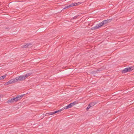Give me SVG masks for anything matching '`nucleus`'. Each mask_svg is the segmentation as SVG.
<instances>
[{"label": "nucleus", "mask_w": 134, "mask_h": 134, "mask_svg": "<svg viewBox=\"0 0 134 134\" xmlns=\"http://www.w3.org/2000/svg\"><path fill=\"white\" fill-rule=\"evenodd\" d=\"M98 103L96 101H95L94 102H92L90 104L91 105V107H92L93 106H94L95 104H96L97 103Z\"/></svg>", "instance_id": "obj_7"}, {"label": "nucleus", "mask_w": 134, "mask_h": 134, "mask_svg": "<svg viewBox=\"0 0 134 134\" xmlns=\"http://www.w3.org/2000/svg\"><path fill=\"white\" fill-rule=\"evenodd\" d=\"M112 19H111L106 20V21H107V23H108L111 22L112 21Z\"/></svg>", "instance_id": "obj_18"}, {"label": "nucleus", "mask_w": 134, "mask_h": 134, "mask_svg": "<svg viewBox=\"0 0 134 134\" xmlns=\"http://www.w3.org/2000/svg\"><path fill=\"white\" fill-rule=\"evenodd\" d=\"M32 45H29V47L30 48V47H32Z\"/></svg>", "instance_id": "obj_29"}, {"label": "nucleus", "mask_w": 134, "mask_h": 134, "mask_svg": "<svg viewBox=\"0 0 134 134\" xmlns=\"http://www.w3.org/2000/svg\"><path fill=\"white\" fill-rule=\"evenodd\" d=\"M53 114V112H51L49 113V115H51Z\"/></svg>", "instance_id": "obj_26"}, {"label": "nucleus", "mask_w": 134, "mask_h": 134, "mask_svg": "<svg viewBox=\"0 0 134 134\" xmlns=\"http://www.w3.org/2000/svg\"><path fill=\"white\" fill-rule=\"evenodd\" d=\"M105 68L104 67V66H103L102 67L98 69L100 71H103Z\"/></svg>", "instance_id": "obj_13"}, {"label": "nucleus", "mask_w": 134, "mask_h": 134, "mask_svg": "<svg viewBox=\"0 0 134 134\" xmlns=\"http://www.w3.org/2000/svg\"><path fill=\"white\" fill-rule=\"evenodd\" d=\"M91 107V105L90 104H88V105L87 108V110H88L89 109H90Z\"/></svg>", "instance_id": "obj_20"}, {"label": "nucleus", "mask_w": 134, "mask_h": 134, "mask_svg": "<svg viewBox=\"0 0 134 134\" xmlns=\"http://www.w3.org/2000/svg\"><path fill=\"white\" fill-rule=\"evenodd\" d=\"M70 7H71L70 6V5H69L68 6L65 7L64 8H63V9H61V12L63 10L65 9H66V8L68 9V8H69Z\"/></svg>", "instance_id": "obj_15"}, {"label": "nucleus", "mask_w": 134, "mask_h": 134, "mask_svg": "<svg viewBox=\"0 0 134 134\" xmlns=\"http://www.w3.org/2000/svg\"><path fill=\"white\" fill-rule=\"evenodd\" d=\"M53 114H55V113H58V112H59V110H58L56 111H53Z\"/></svg>", "instance_id": "obj_23"}, {"label": "nucleus", "mask_w": 134, "mask_h": 134, "mask_svg": "<svg viewBox=\"0 0 134 134\" xmlns=\"http://www.w3.org/2000/svg\"><path fill=\"white\" fill-rule=\"evenodd\" d=\"M32 74L31 73H27L26 74L24 75V76L25 79L26 78H27L28 77L31 75Z\"/></svg>", "instance_id": "obj_8"}, {"label": "nucleus", "mask_w": 134, "mask_h": 134, "mask_svg": "<svg viewBox=\"0 0 134 134\" xmlns=\"http://www.w3.org/2000/svg\"><path fill=\"white\" fill-rule=\"evenodd\" d=\"M15 97L16 98V100L17 101H18V100H20V99H21V98H20V97H19V95Z\"/></svg>", "instance_id": "obj_16"}, {"label": "nucleus", "mask_w": 134, "mask_h": 134, "mask_svg": "<svg viewBox=\"0 0 134 134\" xmlns=\"http://www.w3.org/2000/svg\"><path fill=\"white\" fill-rule=\"evenodd\" d=\"M75 4H76V3H72L70 5L71 7L74 6H76Z\"/></svg>", "instance_id": "obj_17"}, {"label": "nucleus", "mask_w": 134, "mask_h": 134, "mask_svg": "<svg viewBox=\"0 0 134 134\" xmlns=\"http://www.w3.org/2000/svg\"><path fill=\"white\" fill-rule=\"evenodd\" d=\"M65 109L64 108L62 109H59V112L61 111H62L63 110Z\"/></svg>", "instance_id": "obj_27"}, {"label": "nucleus", "mask_w": 134, "mask_h": 134, "mask_svg": "<svg viewBox=\"0 0 134 134\" xmlns=\"http://www.w3.org/2000/svg\"><path fill=\"white\" fill-rule=\"evenodd\" d=\"M129 72L131 71L134 70V66L128 67Z\"/></svg>", "instance_id": "obj_9"}, {"label": "nucleus", "mask_w": 134, "mask_h": 134, "mask_svg": "<svg viewBox=\"0 0 134 134\" xmlns=\"http://www.w3.org/2000/svg\"><path fill=\"white\" fill-rule=\"evenodd\" d=\"M16 82V81L15 79V78L14 79H12L11 80H10L9 81H8V82H6L5 83V85H8L11 84L13 83H14Z\"/></svg>", "instance_id": "obj_2"}, {"label": "nucleus", "mask_w": 134, "mask_h": 134, "mask_svg": "<svg viewBox=\"0 0 134 134\" xmlns=\"http://www.w3.org/2000/svg\"><path fill=\"white\" fill-rule=\"evenodd\" d=\"M16 82L24 80L25 79L24 75H21L15 78Z\"/></svg>", "instance_id": "obj_1"}, {"label": "nucleus", "mask_w": 134, "mask_h": 134, "mask_svg": "<svg viewBox=\"0 0 134 134\" xmlns=\"http://www.w3.org/2000/svg\"><path fill=\"white\" fill-rule=\"evenodd\" d=\"M71 104H72V106L74 105H76L78 103V101H75V102H74L73 103H71Z\"/></svg>", "instance_id": "obj_12"}, {"label": "nucleus", "mask_w": 134, "mask_h": 134, "mask_svg": "<svg viewBox=\"0 0 134 134\" xmlns=\"http://www.w3.org/2000/svg\"><path fill=\"white\" fill-rule=\"evenodd\" d=\"M103 23H102V22H101V23H100L99 24H97V25L98 27L99 28L100 27L103 25Z\"/></svg>", "instance_id": "obj_11"}, {"label": "nucleus", "mask_w": 134, "mask_h": 134, "mask_svg": "<svg viewBox=\"0 0 134 134\" xmlns=\"http://www.w3.org/2000/svg\"><path fill=\"white\" fill-rule=\"evenodd\" d=\"M99 28L97 26V24L96 26L94 27H93L91 28V30H96L98 29Z\"/></svg>", "instance_id": "obj_10"}, {"label": "nucleus", "mask_w": 134, "mask_h": 134, "mask_svg": "<svg viewBox=\"0 0 134 134\" xmlns=\"http://www.w3.org/2000/svg\"><path fill=\"white\" fill-rule=\"evenodd\" d=\"M32 45V44L31 43H27L26 44L23 45L22 46V48H29V45Z\"/></svg>", "instance_id": "obj_4"}, {"label": "nucleus", "mask_w": 134, "mask_h": 134, "mask_svg": "<svg viewBox=\"0 0 134 134\" xmlns=\"http://www.w3.org/2000/svg\"><path fill=\"white\" fill-rule=\"evenodd\" d=\"M59 5H60H60H59V4H61V3H60V2H59Z\"/></svg>", "instance_id": "obj_32"}, {"label": "nucleus", "mask_w": 134, "mask_h": 134, "mask_svg": "<svg viewBox=\"0 0 134 134\" xmlns=\"http://www.w3.org/2000/svg\"><path fill=\"white\" fill-rule=\"evenodd\" d=\"M79 15H78L77 16H74V17H73L72 18V19H76L77 18L78 16H79Z\"/></svg>", "instance_id": "obj_24"}, {"label": "nucleus", "mask_w": 134, "mask_h": 134, "mask_svg": "<svg viewBox=\"0 0 134 134\" xmlns=\"http://www.w3.org/2000/svg\"><path fill=\"white\" fill-rule=\"evenodd\" d=\"M128 72L129 71L128 70V68L127 67L125 68L123 70H122V74H124Z\"/></svg>", "instance_id": "obj_6"}, {"label": "nucleus", "mask_w": 134, "mask_h": 134, "mask_svg": "<svg viewBox=\"0 0 134 134\" xmlns=\"http://www.w3.org/2000/svg\"><path fill=\"white\" fill-rule=\"evenodd\" d=\"M16 102V98L15 97H13L11 98L10 100H8L7 102L8 103H13L14 102Z\"/></svg>", "instance_id": "obj_3"}, {"label": "nucleus", "mask_w": 134, "mask_h": 134, "mask_svg": "<svg viewBox=\"0 0 134 134\" xmlns=\"http://www.w3.org/2000/svg\"><path fill=\"white\" fill-rule=\"evenodd\" d=\"M96 73H99V72L100 71L99 70V69H98L97 71H96Z\"/></svg>", "instance_id": "obj_28"}, {"label": "nucleus", "mask_w": 134, "mask_h": 134, "mask_svg": "<svg viewBox=\"0 0 134 134\" xmlns=\"http://www.w3.org/2000/svg\"><path fill=\"white\" fill-rule=\"evenodd\" d=\"M6 29H8V30H9L10 29V28L9 27H6Z\"/></svg>", "instance_id": "obj_30"}, {"label": "nucleus", "mask_w": 134, "mask_h": 134, "mask_svg": "<svg viewBox=\"0 0 134 134\" xmlns=\"http://www.w3.org/2000/svg\"><path fill=\"white\" fill-rule=\"evenodd\" d=\"M82 3V2H78L77 3H76V4H75L76 6H77L79 5H80V4H81V3Z\"/></svg>", "instance_id": "obj_21"}, {"label": "nucleus", "mask_w": 134, "mask_h": 134, "mask_svg": "<svg viewBox=\"0 0 134 134\" xmlns=\"http://www.w3.org/2000/svg\"><path fill=\"white\" fill-rule=\"evenodd\" d=\"M72 105L71 104V103H70L69 104H68L67 106L64 107V109H66L70 108H71L72 107Z\"/></svg>", "instance_id": "obj_5"}, {"label": "nucleus", "mask_w": 134, "mask_h": 134, "mask_svg": "<svg viewBox=\"0 0 134 134\" xmlns=\"http://www.w3.org/2000/svg\"><path fill=\"white\" fill-rule=\"evenodd\" d=\"M102 22L103 23V25L107 23L106 20H103Z\"/></svg>", "instance_id": "obj_19"}, {"label": "nucleus", "mask_w": 134, "mask_h": 134, "mask_svg": "<svg viewBox=\"0 0 134 134\" xmlns=\"http://www.w3.org/2000/svg\"><path fill=\"white\" fill-rule=\"evenodd\" d=\"M96 71H92L91 72V74H95L96 73Z\"/></svg>", "instance_id": "obj_22"}, {"label": "nucleus", "mask_w": 134, "mask_h": 134, "mask_svg": "<svg viewBox=\"0 0 134 134\" xmlns=\"http://www.w3.org/2000/svg\"><path fill=\"white\" fill-rule=\"evenodd\" d=\"M48 114L49 115V113H46V115H45V116H46V115H48Z\"/></svg>", "instance_id": "obj_31"}, {"label": "nucleus", "mask_w": 134, "mask_h": 134, "mask_svg": "<svg viewBox=\"0 0 134 134\" xmlns=\"http://www.w3.org/2000/svg\"><path fill=\"white\" fill-rule=\"evenodd\" d=\"M6 76V75H3L2 76L0 77V80H3L4 78H5Z\"/></svg>", "instance_id": "obj_14"}, {"label": "nucleus", "mask_w": 134, "mask_h": 134, "mask_svg": "<svg viewBox=\"0 0 134 134\" xmlns=\"http://www.w3.org/2000/svg\"><path fill=\"white\" fill-rule=\"evenodd\" d=\"M25 95V94H22L21 95H19V97H20V98L22 99V98L23 97V96Z\"/></svg>", "instance_id": "obj_25"}]
</instances>
